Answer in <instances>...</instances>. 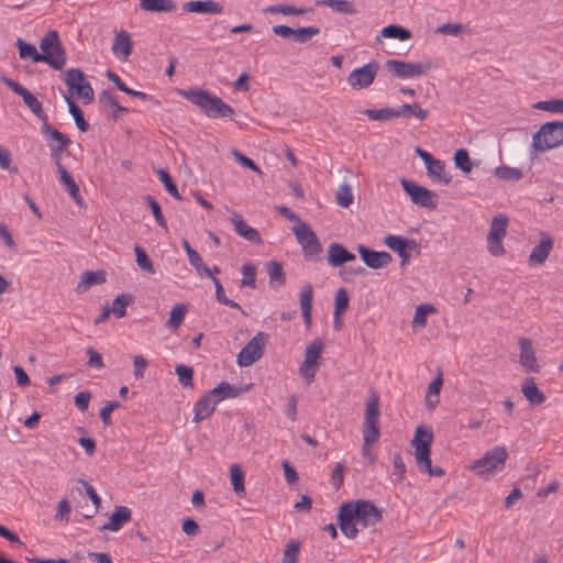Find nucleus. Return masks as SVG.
Masks as SVG:
<instances>
[{
  "instance_id": "1",
  "label": "nucleus",
  "mask_w": 563,
  "mask_h": 563,
  "mask_svg": "<svg viewBox=\"0 0 563 563\" xmlns=\"http://www.w3.org/2000/svg\"><path fill=\"white\" fill-rule=\"evenodd\" d=\"M382 518V510L372 501L363 499L342 504L336 516L342 533L350 539H354L357 536V523L362 528L373 527Z\"/></svg>"
},
{
  "instance_id": "2",
  "label": "nucleus",
  "mask_w": 563,
  "mask_h": 563,
  "mask_svg": "<svg viewBox=\"0 0 563 563\" xmlns=\"http://www.w3.org/2000/svg\"><path fill=\"white\" fill-rule=\"evenodd\" d=\"M433 431L426 426L417 427L411 446L415 449V459L420 473H427L430 476H443L444 470L431 464V444L433 442Z\"/></svg>"
},
{
  "instance_id": "3",
  "label": "nucleus",
  "mask_w": 563,
  "mask_h": 563,
  "mask_svg": "<svg viewBox=\"0 0 563 563\" xmlns=\"http://www.w3.org/2000/svg\"><path fill=\"white\" fill-rule=\"evenodd\" d=\"M179 95L197 106L209 118H233L234 110L221 98L203 89L179 90Z\"/></svg>"
},
{
  "instance_id": "4",
  "label": "nucleus",
  "mask_w": 563,
  "mask_h": 563,
  "mask_svg": "<svg viewBox=\"0 0 563 563\" xmlns=\"http://www.w3.org/2000/svg\"><path fill=\"white\" fill-rule=\"evenodd\" d=\"M563 144V122L552 121L541 125L532 135V148L536 154L556 148Z\"/></svg>"
},
{
  "instance_id": "5",
  "label": "nucleus",
  "mask_w": 563,
  "mask_h": 563,
  "mask_svg": "<svg viewBox=\"0 0 563 563\" xmlns=\"http://www.w3.org/2000/svg\"><path fill=\"white\" fill-rule=\"evenodd\" d=\"M508 459V452L504 446H495L487 451L481 459L475 460L468 468L479 476L492 474L495 471H501Z\"/></svg>"
},
{
  "instance_id": "6",
  "label": "nucleus",
  "mask_w": 563,
  "mask_h": 563,
  "mask_svg": "<svg viewBox=\"0 0 563 563\" xmlns=\"http://www.w3.org/2000/svg\"><path fill=\"white\" fill-rule=\"evenodd\" d=\"M42 55L49 56L47 63L53 69L60 70L66 65V53L55 30L48 31L40 42Z\"/></svg>"
},
{
  "instance_id": "7",
  "label": "nucleus",
  "mask_w": 563,
  "mask_h": 563,
  "mask_svg": "<svg viewBox=\"0 0 563 563\" xmlns=\"http://www.w3.org/2000/svg\"><path fill=\"white\" fill-rule=\"evenodd\" d=\"M379 397L373 391L366 402L364 415L363 438H366L367 442L379 439Z\"/></svg>"
},
{
  "instance_id": "8",
  "label": "nucleus",
  "mask_w": 563,
  "mask_h": 563,
  "mask_svg": "<svg viewBox=\"0 0 563 563\" xmlns=\"http://www.w3.org/2000/svg\"><path fill=\"white\" fill-rule=\"evenodd\" d=\"M400 184L412 203L430 210L438 207V195L434 191L406 178H401Z\"/></svg>"
},
{
  "instance_id": "9",
  "label": "nucleus",
  "mask_w": 563,
  "mask_h": 563,
  "mask_svg": "<svg viewBox=\"0 0 563 563\" xmlns=\"http://www.w3.org/2000/svg\"><path fill=\"white\" fill-rule=\"evenodd\" d=\"M291 231L306 257H313L321 253V243L317 234L306 221L303 223L295 224Z\"/></svg>"
},
{
  "instance_id": "10",
  "label": "nucleus",
  "mask_w": 563,
  "mask_h": 563,
  "mask_svg": "<svg viewBox=\"0 0 563 563\" xmlns=\"http://www.w3.org/2000/svg\"><path fill=\"white\" fill-rule=\"evenodd\" d=\"M508 218L506 216L494 217L487 234V250L493 256L505 254L503 240L507 234Z\"/></svg>"
},
{
  "instance_id": "11",
  "label": "nucleus",
  "mask_w": 563,
  "mask_h": 563,
  "mask_svg": "<svg viewBox=\"0 0 563 563\" xmlns=\"http://www.w3.org/2000/svg\"><path fill=\"white\" fill-rule=\"evenodd\" d=\"M65 84L70 91H75L85 104H89L93 101V89L81 69H68L65 75Z\"/></svg>"
},
{
  "instance_id": "12",
  "label": "nucleus",
  "mask_w": 563,
  "mask_h": 563,
  "mask_svg": "<svg viewBox=\"0 0 563 563\" xmlns=\"http://www.w3.org/2000/svg\"><path fill=\"white\" fill-rule=\"evenodd\" d=\"M388 71L398 78H415L427 74L431 69L430 62L426 63H409L398 59H388L386 62Z\"/></svg>"
},
{
  "instance_id": "13",
  "label": "nucleus",
  "mask_w": 563,
  "mask_h": 563,
  "mask_svg": "<svg viewBox=\"0 0 563 563\" xmlns=\"http://www.w3.org/2000/svg\"><path fill=\"white\" fill-rule=\"evenodd\" d=\"M267 338L265 332H257L238 354V364L250 366L258 361L264 353Z\"/></svg>"
},
{
  "instance_id": "14",
  "label": "nucleus",
  "mask_w": 563,
  "mask_h": 563,
  "mask_svg": "<svg viewBox=\"0 0 563 563\" xmlns=\"http://www.w3.org/2000/svg\"><path fill=\"white\" fill-rule=\"evenodd\" d=\"M379 70L377 62H369L362 67L353 69L346 78V82L354 90L368 88L375 80Z\"/></svg>"
},
{
  "instance_id": "15",
  "label": "nucleus",
  "mask_w": 563,
  "mask_h": 563,
  "mask_svg": "<svg viewBox=\"0 0 563 563\" xmlns=\"http://www.w3.org/2000/svg\"><path fill=\"white\" fill-rule=\"evenodd\" d=\"M1 81L13 92L21 96L24 103L40 120H42L43 122L47 121L48 118L45 111L43 110L42 103L25 87L5 76L1 77Z\"/></svg>"
},
{
  "instance_id": "16",
  "label": "nucleus",
  "mask_w": 563,
  "mask_h": 563,
  "mask_svg": "<svg viewBox=\"0 0 563 563\" xmlns=\"http://www.w3.org/2000/svg\"><path fill=\"white\" fill-rule=\"evenodd\" d=\"M357 252L366 266L369 268L378 269L387 266L391 263L393 256L385 251H374L365 245L360 244Z\"/></svg>"
},
{
  "instance_id": "17",
  "label": "nucleus",
  "mask_w": 563,
  "mask_h": 563,
  "mask_svg": "<svg viewBox=\"0 0 563 563\" xmlns=\"http://www.w3.org/2000/svg\"><path fill=\"white\" fill-rule=\"evenodd\" d=\"M386 246L398 253L401 258V264H406L409 261V254L407 250H415L418 244L413 240H407L399 235H387L384 240Z\"/></svg>"
},
{
  "instance_id": "18",
  "label": "nucleus",
  "mask_w": 563,
  "mask_h": 563,
  "mask_svg": "<svg viewBox=\"0 0 563 563\" xmlns=\"http://www.w3.org/2000/svg\"><path fill=\"white\" fill-rule=\"evenodd\" d=\"M520 347V364L529 372L538 373L540 365L538 364L534 351L532 349V341L527 338H522L519 341Z\"/></svg>"
},
{
  "instance_id": "19",
  "label": "nucleus",
  "mask_w": 563,
  "mask_h": 563,
  "mask_svg": "<svg viewBox=\"0 0 563 563\" xmlns=\"http://www.w3.org/2000/svg\"><path fill=\"white\" fill-rule=\"evenodd\" d=\"M183 9L186 12L201 13V14H221L223 5L214 0H196L184 3Z\"/></svg>"
},
{
  "instance_id": "20",
  "label": "nucleus",
  "mask_w": 563,
  "mask_h": 563,
  "mask_svg": "<svg viewBox=\"0 0 563 563\" xmlns=\"http://www.w3.org/2000/svg\"><path fill=\"white\" fill-rule=\"evenodd\" d=\"M132 511L126 506H117L109 518V522L99 528L100 531H118L131 520Z\"/></svg>"
},
{
  "instance_id": "21",
  "label": "nucleus",
  "mask_w": 563,
  "mask_h": 563,
  "mask_svg": "<svg viewBox=\"0 0 563 563\" xmlns=\"http://www.w3.org/2000/svg\"><path fill=\"white\" fill-rule=\"evenodd\" d=\"M355 255L339 243H332L328 250V262L332 267H339L347 262L354 261Z\"/></svg>"
},
{
  "instance_id": "22",
  "label": "nucleus",
  "mask_w": 563,
  "mask_h": 563,
  "mask_svg": "<svg viewBox=\"0 0 563 563\" xmlns=\"http://www.w3.org/2000/svg\"><path fill=\"white\" fill-rule=\"evenodd\" d=\"M132 40L128 32L120 31L115 33L112 44V52L117 57L124 60L128 59L132 53Z\"/></svg>"
},
{
  "instance_id": "23",
  "label": "nucleus",
  "mask_w": 563,
  "mask_h": 563,
  "mask_svg": "<svg viewBox=\"0 0 563 563\" xmlns=\"http://www.w3.org/2000/svg\"><path fill=\"white\" fill-rule=\"evenodd\" d=\"M231 222L234 227V231L245 240L253 243L262 242L260 232L256 229L249 227L238 213H232Z\"/></svg>"
},
{
  "instance_id": "24",
  "label": "nucleus",
  "mask_w": 563,
  "mask_h": 563,
  "mask_svg": "<svg viewBox=\"0 0 563 563\" xmlns=\"http://www.w3.org/2000/svg\"><path fill=\"white\" fill-rule=\"evenodd\" d=\"M552 249L553 240L550 236L543 234L540 243L532 249L529 255V263L539 265L543 264L549 257Z\"/></svg>"
},
{
  "instance_id": "25",
  "label": "nucleus",
  "mask_w": 563,
  "mask_h": 563,
  "mask_svg": "<svg viewBox=\"0 0 563 563\" xmlns=\"http://www.w3.org/2000/svg\"><path fill=\"white\" fill-rule=\"evenodd\" d=\"M217 400L206 393L195 405L194 422H200L210 417L216 410Z\"/></svg>"
},
{
  "instance_id": "26",
  "label": "nucleus",
  "mask_w": 563,
  "mask_h": 563,
  "mask_svg": "<svg viewBox=\"0 0 563 563\" xmlns=\"http://www.w3.org/2000/svg\"><path fill=\"white\" fill-rule=\"evenodd\" d=\"M521 391L532 406L541 405L545 401L544 394L538 388L532 377L526 378Z\"/></svg>"
},
{
  "instance_id": "27",
  "label": "nucleus",
  "mask_w": 563,
  "mask_h": 563,
  "mask_svg": "<svg viewBox=\"0 0 563 563\" xmlns=\"http://www.w3.org/2000/svg\"><path fill=\"white\" fill-rule=\"evenodd\" d=\"M140 8L147 12H174L177 5L174 0H140Z\"/></svg>"
},
{
  "instance_id": "28",
  "label": "nucleus",
  "mask_w": 563,
  "mask_h": 563,
  "mask_svg": "<svg viewBox=\"0 0 563 563\" xmlns=\"http://www.w3.org/2000/svg\"><path fill=\"white\" fill-rule=\"evenodd\" d=\"M181 244H183V247L186 251V254L188 256L189 263L196 268L198 274L200 276H202V275L211 276V269L203 264L202 257L200 256V254L196 250H194L190 246L188 241L187 240H183Z\"/></svg>"
},
{
  "instance_id": "29",
  "label": "nucleus",
  "mask_w": 563,
  "mask_h": 563,
  "mask_svg": "<svg viewBox=\"0 0 563 563\" xmlns=\"http://www.w3.org/2000/svg\"><path fill=\"white\" fill-rule=\"evenodd\" d=\"M133 297L131 294H121L118 295L112 302L111 308H103V312L100 317H109L110 312L114 313L117 317L125 316V308L132 303Z\"/></svg>"
},
{
  "instance_id": "30",
  "label": "nucleus",
  "mask_w": 563,
  "mask_h": 563,
  "mask_svg": "<svg viewBox=\"0 0 563 563\" xmlns=\"http://www.w3.org/2000/svg\"><path fill=\"white\" fill-rule=\"evenodd\" d=\"M428 175L430 177L435 178L438 181L443 184H449L451 181V176L445 172V163L438 158H432L426 165Z\"/></svg>"
},
{
  "instance_id": "31",
  "label": "nucleus",
  "mask_w": 563,
  "mask_h": 563,
  "mask_svg": "<svg viewBox=\"0 0 563 563\" xmlns=\"http://www.w3.org/2000/svg\"><path fill=\"white\" fill-rule=\"evenodd\" d=\"M41 132L46 137L48 144L55 143V145L68 146L71 143L68 136L53 128L47 121L43 122Z\"/></svg>"
},
{
  "instance_id": "32",
  "label": "nucleus",
  "mask_w": 563,
  "mask_h": 563,
  "mask_svg": "<svg viewBox=\"0 0 563 563\" xmlns=\"http://www.w3.org/2000/svg\"><path fill=\"white\" fill-rule=\"evenodd\" d=\"M106 282L103 272L86 271L82 273L80 280L77 285L78 292L87 291L93 285H100Z\"/></svg>"
},
{
  "instance_id": "33",
  "label": "nucleus",
  "mask_w": 563,
  "mask_h": 563,
  "mask_svg": "<svg viewBox=\"0 0 563 563\" xmlns=\"http://www.w3.org/2000/svg\"><path fill=\"white\" fill-rule=\"evenodd\" d=\"M16 46L19 48V55L22 59L32 58L34 63L49 59V56L37 53L36 47L33 44L26 43L22 38H18Z\"/></svg>"
},
{
  "instance_id": "34",
  "label": "nucleus",
  "mask_w": 563,
  "mask_h": 563,
  "mask_svg": "<svg viewBox=\"0 0 563 563\" xmlns=\"http://www.w3.org/2000/svg\"><path fill=\"white\" fill-rule=\"evenodd\" d=\"M397 118H410L413 117L420 121H423L428 118L429 111L422 109L417 103H404L399 108L396 109Z\"/></svg>"
},
{
  "instance_id": "35",
  "label": "nucleus",
  "mask_w": 563,
  "mask_h": 563,
  "mask_svg": "<svg viewBox=\"0 0 563 563\" xmlns=\"http://www.w3.org/2000/svg\"><path fill=\"white\" fill-rule=\"evenodd\" d=\"M208 394L212 396L213 400H217L218 404L225 398L238 397L240 391L228 382H221L217 387L209 390Z\"/></svg>"
},
{
  "instance_id": "36",
  "label": "nucleus",
  "mask_w": 563,
  "mask_h": 563,
  "mask_svg": "<svg viewBox=\"0 0 563 563\" xmlns=\"http://www.w3.org/2000/svg\"><path fill=\"white\" fill-rule=\"evenodd\" d=\"M317 4L331 8L335 12L347 15H353L357 12L354 3L347 0H320Z\"/></svg>"
},
{
  "instance_id": "37",
  "label": "nucleus",
  "mask_w": 563,
  "mask_h": 563,
  "mask_svg": "<svg viewBox=\"0 0 563 563\" xmlns=\"http://www.w3.org/2000/svg\"><path fill=\"white\" fill-rule=\"evenodd\" d=\"M60 176V183L65 186L69 196L78 203L81 205V196L79 191V187L74 180L73 176L66 170V168L58 170Z\"/></svg>"
},
{
  "instance_id": "38",
  "label": "nucleus",
  "mask_w": 563,
  "mask_h": 563,
  "mask_svg": "<svg viewBox=\"0 0 563 563\" xmlns=\"http://www.w3.org/2000/svg\"><path fill=\"white\" fill-rule=\"evenodd\" d=\"M312 298L313 287L311 284H306L299 294L301 317H311Z\"/></svg>"
},
{
  "instance_id": "39",
  "label": "nucleus",
  "mask_w": 563,
  "mask_h": 563,
  "mask_svg": "<svg viewBox=\"0 0 563 563\" xmlns=\"http://www.w3.org/2000/svg\"><path fill=\"white\" fill-rule=\"evenodd\" d=\"M323 349V343L321 340L316 339L310 344L307 345L305 350V365L308 367L309 365H317L318 358L321 355Z\"/></svg>"
},
{
  "instance_id": "40",
  "label": "nucleus",
  "mask_w": 563,
  "mask_h": 563,
  "mask_svg": "<svg viewBox=\"0 0 563 563\" xmlns=\"http://www.w3.org/2000/svg\"><path fill=\"white\" fill-rule=\"evenodd\" d=\"M99 101L106 107H110L112 109V115L118 118L120 113L129 112V109L119 104L117 98L113 93L108 90H103L99 95Z\"/></svg>"
},
{
  "instance_id": "41",
  "label": "nucleus",
  "mask_w": 563,
  "mask_h": 563,
  "mask_svg": "<svg viewBox=\"0 0 563 563\" xmlns=\"http://www.w3.org/2000/svg\"><path fill=\"white\" fill-rule=\"evenodd\" d=\"M383 37L397 38L399 41H407L411 37V32L397 24H389L385 26L380 32Z\"/></svg>"
},
{
  "instance_id": "42",
  "label": "nucleus",
  "mask_w": 563,
  "mask_h": 563,
  "mask_svg": "<svg viewBox=\"0 0 563 563\" xmlns=\"http://www.w3.org/2000/svg\"><path fill=\"white\" fill-rule=\"evenodd\" d=\"M65 101L68 106L69 113L73 115V118L75 120L77 128L81 132H86L89 128V124L85 120L81 109L67 96H65Z\"/></svg>"
},
{
  "instance_id": "43",
  "label": "nucleus",
  "mask_w": 563,
  "mask_h": 563,
  "mask_svg": "<svg viewBox=\"0 0 563 563\" xmlns=\"http://www.w3.org/2000/svg\"><path fill=\"white\" fill-rule=\"evenodd\" d=\"M309 11H310V9L297 8V7L289 5V4H275V5H271V7H267L266 9H264L265 13H280V14H285V15H297V16L303 15Z\"/></svg>"
},
{
  "instance_id": "44",
  "label": "nucleus",
  "mask_w": 563,
  "mask_h": 563,
  "mask_svg": "<svg viewBox=\"0 0 563 563\" xmlns=\"http://www.w3.org/2000/svg\"><path fill=\"white\" fill-rule=\"evenodd\" d=\"M106 75H107V78L110 81H112L117 86V88L119 90L125 92L126 95L141 98L143 100L147 99V95L146 93H144L142 91H136V90H133V89L129 88L128 85H125L115 73H113L111 70H108Z\"/></svg>"
},
{
  "instance_id": "45",
  "label": "nucleus",
  "mask_w": 563,
  "mask_h": 563,
  "mask_svg": "<svg viewBox=\"0 0 563 563\" xmlns=\"http://www.w3.org/2000/svg\"><path fill=\"white\" fill-rule=\"evenodd\" d=\"M363 113L371 120L375 121H387L397 118L396 109L394 108H382V109H367Z\"/></svg>"
},
{
  "instance_id": "46",
  "label": "nucleus",
  "mask_w": 563,
  "mask_h": 563,
  "mask_svg": "<svg viewBox=\"0 0 563 563\" xmlns=\"http://www.w3.org/2000/svg\"><path fill=\"white\" fill-rule=\"evenodd\" d=\"M455 166L463 173L468 174L473 169L468 152L465 148L456 150L453 156Z\"/></svg>"
},
{
  "instance_id": "47",
  "label": "nucleus",
  "mask_w": 563,
  "mask_h": 563,
  "mask_svg": "<svg viewBox=\"0 0 563 563\" xmlns=\"http://www.w3.org/2000/svg\"><path fill=\"white\" fill-rule=\"evenodd\" d=\"M159 180L164 184V187L165 189L167 190V192L173 196L175 199L177 200H181L183 197L181 195L179 194L178 189H177V186L175 185V183L173 181L169 173L163 168H159L157 172H156Z\"/></svg>"
},
{
  "instance_id": "48",
  "label": "nucleus",
  "mask_w": 563,
  "mask_h": 563,
  "mask_svg": "<svg viewBox=\"0 0 563 563\" xmlns=\"http://www.w3.org/2000/svg\"><path fill=\"white\" fill-rule=\"evenodd\" d=\"M494 175L503 180H519L523 177L521 169L509 166H499L495 168Z\"/></svg>"
},
{
  "instance_id": "49",
  "label": "nucleus",
  "mask_w": 563,
  "mask_h": 563,
  "mask_svg": "<svg viewBox=\"0 0 563 563\" xmlns=\"http://www.w3.org/2000/svg\"><path fill=\"white\" fill-rule=\"evenodd\" d=\"M230 473H231V483H232V486H233V490L235 494H241V493H244L245 492V486H244V472L242 471V468L234 464L231 466L230 468Z\"/></svg>"
},
{
  "instance_id": "50",
  "label": "nucleus",
  "mask_w": 563,
  "mask_h": 563,
  "mask_svg": "<svg viewBox=\"0 0 563 563\" xmlns=\"http://www.w3.org/2000/svg\"><path fill=\"white\" fill-rule=\"evenodd\" d=\"M179 384L185 387H192L194 368L185 364H178L175 368Z\"/></svg>"
},
{
  "instance_id": "51",
  "label": "nucleus",
  "mask_w": 563,
  "mask_h": 563,
  "mask_svg": "<svg viewBox=\"0 0 563 563\" xmlns=\"http://www.w3.org/2000/svg\"><path fill=\"white\" fill-rule=\"evenodd\" d=\"M320 34L317 26H305L295 30L294 41L300 44L308 43L316 35Z\"/></svg>"
},
{
  "instance_id": "52",
  "label": "nucleus",
  "mask_w": 563,
  "mask_h": 563,
  "mask_svg": "<svg viewBox=\"0 0 563 563\" xmlns=\"http://www.w3.org/2000/svg\"><path fill=\"white\" fill-rule=\"evenodd\" d=\"M336 203L340 207L347 208L353 202V194L350 185L343 183L340 185L336 192Z\"/></svg>"
},
{
  "instance_id": "53",
  "label": "nucleus",
  "mask_w": 563,
  "mask_h": 563,
  "mask_svg": "<svg viewBox=\"0 0 563 563\" xmlns=\"http://www.w3.org/2000/svg\"><path fill=\"white\" fill-rule=\"evenodd\" d=\"M137 265L145 272L153 274L155 272L152 261L140 245H134Z\"/></svg>"
},
{
  "instance_id": "54",
  "label": "nucleus",
  "mask_w": 563,
  "mask_h": 563,
  "mask_svg": "<svg viewBox=\"0 0 563 563\" xmlns=\"http://www.w3.org/2000/svg\"><path fill=\"white\" fill-rule=\"evenodd\" d=\"M349 306V295L345 288H339L335 292L334 317H339Z\"/></svg>"
},
{
  "instance_id": "55",
  "label": "nucleus",
  "mask_w": 563,
  "mask_h": 563,
  "mask_svg": "<svg viewBox=\"0 0 563 563\" xmlns=\"http://www.w3.org/2000/svg\"><path fill=\"white\" fill-rule=\"evenodd\" d=\"M533 107L538 110L563 113V99L539 101Z\"/></svg>"
},
{
  "instance_id": "56",
  "label": "nucleus",
  "mask_w": 563,
  "mask_h": 563,
  "mask_svg": "<svg viewBox=\"0 0 563 563\" xmlns=\"http://www.w3.org/2000/svg\"><path fill=\"white\" fill-rule=\"evenodd\" d=\"M267 272L271 282H278L279 285H284L286 283L285 274L280 263L275 261L269 262L267 265Z\"/></svg>"
},
{
  "instance_id": "57",
  "label": "nucleus",
  "mask_w": 563,
  "mask_h": 563,
  "mask_svg": "<svg viewBox=\"0 0 563 563\" xmlns=\"http://www.w3.org/2000/svg\"><path fill=\"white\" fill-rule=\"evenodd\" d=\"M242 286L255 288L256 268L253 264L247 263L242 266Z\"/></svg>"
},
{
  "instance_id": "58",
  "label": "nucleus",
  "mask_w": 563,
  "mask_h": 563,
  "mask_svg": "<svg viewBox=\"0 0 563 563\" xmlns=\"http://www.w3.org/2000/svg\"><path fill=\"white\" fill-rule=\"evenodd\" d=\"M466 30L461 23H445L437 27L435 33L443 35L457 36Z\"/></svg>"
},
{
  "instance_id": "59",
  "label": "nucleus",
  "mask_w": 563,
  "mask_h": 563,
  "mask_svg": "<svg viewBox=\"0 0 563 563\" xmlns=\"http://www.w3.org/2000/svg\"><path fill=\"white\" fill-rule=\"evenodd\" d=\"M146 200H147L148 207L151 208V210H152V212L154 214V218H155L156 222L158 223V225L164 228V229H166L167 228L166 220H165V218L163 216L161 206L158 205L156 199L154 197H152V196H147Z\"/></svg>"
},
{
  "instance_id": "60",
  "label": "nucleus",
  "mask_w": 563,
  "mask_h": 563,
  "mask_svg": "<svg viewBox=\"0 0 563 563\" xmlns=\"http://www.w3.org/2000/svg\"><path fill=\"white\" fill-rule=\"evenodd\" d=\"M12 154L4 146L0 145V167L10 173L16 174L19 172L16 166H11Z\"/></svg>"
},
{
  "instance_id": "61",
  "label": "nucleus",
  "mask_w": 563,
  "mask_h": 563,
  "mask_svg": "<svg viewBox=\"0 0 563 563\" xmlns=\"http://www.w3.org/2000/svg\"><path fill=\"white\" fill-rule=\"evenodd\" d=\"M300 550V545L298 542L291 541L286 545L284 551V563H297L298 562V553Z\"/></svg>"
},
{
  "instance_id": "62",
  "label": "nucleus",
  "mask_w": 563,
  "mask_h": 563,
  "mask_svg": "<svg viewBox=\"0 0 563 563\" xmlns=\"http://www.w3.org/2000/svg\"><path fill=\"white\" fill-rule=\"evenodd\" d=\"M212 282L216 287V297L219 302L230 306V307L240 308V306L238 303H235L234 301L227 298V294H224V289L222 287L221 282L219 280V278L212 277Z\"/></svg>"
},
{
  "instance_id": "63",
  "label": "nucleus",
  "mask_w": 563,
  "mask_h": 563,
  "mask_svg": "<svg viewBox=\"0 0 563 563\" xmlns=\"http://www.w3.org/2000/svg\"><path fill=\"white\" fill-rule=\"evenodd\" d=\"M120 402L118 401H109L104 407L100 409V418L104 426H110L112 423L111 412L118 408H120Z\"/></svg>"
},
{
  "instance_id": "64",
  "label": "nucleus",
  "mask_w": 563,
  "mask_h": 563,
  "mask_svg": "<svg viewBox=\"0 0 563 563\" xmlns=\"http://www.w3.org/2000/svg\"><path fill=\"white\" fill-rule=\"evenodd\" d=\"M78 482L82 484L84 488L86 489L87 496L90 498L91 503L95 506V512L100 508L101 506V498L97 494L96 489L85 479L79 478Z\"/></svg>"
}]
</instances>
